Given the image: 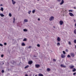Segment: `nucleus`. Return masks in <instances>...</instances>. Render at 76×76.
I'll use <instances>...</instances> for the list:
<instances>
[{
  "label": "nucleus",
  "mask_w": 76,
  "mask_h": 76,
  "mask_svg": "<svg viewBox=\"0 0 76 76\" xmlns=\"http://www.w3.org/2000/svg\"><path fill=\"white\" fill-rule=\"evenodd\" d=\"M74 22H76V20H74Z\"/></svg>",
  "instance_id": "obj_46"
},
{
  "label": "nucleus",
  "mask_w": 76,
  "mask_h": 76,
  "mask_svg": "<svg viewBox=\"0 0 76 76\" xmlns=\"http://www.w3.org/2000/svg\"><path fill=\"white\" fill-rule=\"evenodd\" d=\"M31 46H29V47H28V48H31Z\"/></svg>",
  "instance_id": "obj_42"
},
{
  "label": "nucleus",
  "mask_w": 76,
  "mask_h": 76,
  "mask_svg": "<svg viewBox=\"0 0 76 76\" xmlns=\"http://www.w3.org/2000/svg\"><path fill=\"white\" fill-rule=\"evenodd\" d=\"M57 40L58 42H60V41H61V39H60V37H58L57 39Z\"/></svg>",
  "instance_id": "obj_8"
},
{
  "label": "nucleus",
  "mask_w": 76,
  "mask_h": 76,
  "mask_svg": "<svg viewBox=\"0 0 76 76\" xmlns=\"http://www.w3.org/2000/svg\"><path fill=\"white\" fill-rule=\"evenodd\" d=\"M31 11H29L28 12V14L29 15L30 14V13H31Z\"/></svg>",
  "instance_id": "obj_27"
},
{
  "label": "nucleus",
  "mask_w": 76,
  "mask_h": 76,
  "mask_svg": "<svg viewBox=\"0 0 76 76\" xmlns=\"http://www.w3.org/2000/svg\"><path fill=\"white\" fill-rule=\"evenodd\" d=\"M37 47H40V45L39 44H37Z\"/></svg>",
  "instance_id": "obj_32"
},
{
  "label": "nucleus",
  "mask_w": 76,
  "mask_h": 76,
  "mask_svg": "<svg viewBox=\"0 0 76 76\" xmlns=\"http://www.w3.org/2000/svg\"><path fill=\"white\" fill-rule=\"evenodd\" d=\"M9 16H10V17L12 16V14H11L10 13L9 14Z\"/></svg>",
  "instance_id": "obj_30"
},
{
  "label": "nucleus",
  "mask_w": 76,
  "mask_h": 76,
  "mask_svg": "<svg viewBox=\"0 0 76 76\" xmlns=\"http://www.w3.org/2000/svg\"><path fill=\"white\" fill-rule=\"evenodd\" d=\"M35 76H37V75H35Z\"/></svg>",
  "instance_id": "obj_49"
},
{
  "label": "nucleus",
  "mask_w": 76,
  "mask_h": 76,
  "mask_svg": "<svg viewBox=\"0 0 76 76\" xmlns=\"http://www.w3.org/2000/svg\"><path fill=\"white\" fill-rule=\"evenodd\" d=\"M70 55L72 57H75V53H71Z\"/></svg>",
  "instance_id": "obj_2"
},
{
  "label": "nucleus",
  "mask_w": 76,
  "mask_h": 76,
  "mask_svg": "<svg viewBox=\"0 0 76 76\" xmlns=\"http://www.w3.org/2000/svg\"><path fill=\"white\" fill-rule=\"evenodd\" d=\"M1 57H4V55L2 54L1 55Z\"/></svg>",
  "instance_id": "obj_31"
},
{
  "label": "nucleus",
  "mask_w": 76,
  "mask_h": 76,
  "mask_svg": "<svg viewBox=\"0 0 76 76\" xmlns=\"http://www.w3.org/2000/svg\"><path fill=\"white\" fill-rule=\"evenodd\" d=\"M3 45L2 44H0V46H3Z\"/></svg>",
  "instance_id": "obj_38"
},
{
  "label": "nucleus",
  "mask_w": 76,
  "mask_h": 76,
  "mask_svg": "<svg viewBox=\"0 0 76 76\" xmlns=\"http://www.w3.org/2000/svg\"><path fill=\"white\" fill-rule=\"evenodd\" d=\"M28 31V30L26 29H23V31L24 32H26Z\"/></svg>",
  "instance_id": "obj_18"
},
{
  "label": "nucleus",
  "mask_w": 76,
  "mask_h": 76,
  "mask_svg": "<svg viewBox=\"0 0 76 76\" xmlns=\"http://www.w3.org/2000/svg\"><path fill=\"white\" fill-rule=\"evenodd\" d=\"M74 67L75 66H74L73 65H71L69 66V68H70V69H73L74 68Z\"/></svg>",
  "instance_id": "obj_9"
},
{
  "label": "nucleus",
  "mask_w": 76,
  "mask_h": 76,
  "mask_svg": "<svg viewBox=\"0 0 76 76\" xmlns=\"http://www.w3.org/2000/svg\"><path fill=\"white\" fill-rule=\"evenodd\" d=\"M25 76H28V75L26 74V75H25Z\"/></svg>",
  "instance_id": "obj_45"
},
{
  "label": "nucleus",
  "mask_w": 76,
  "mask_h": 76,
  "mask_svg": "<svg viewBox=\"0 0 76 76\" xmlns=\"http://www.w3.org/2000/svg\"><path fill=\"white\" fill-rule=\"evenodd\" d=\"M53 28H55V26H53Z\"/></svg>",
  "instance_id": "obj_48"
},
{
  "label": "nucleus",
  "mask_w": 76,
  "mask_h": 76,
  "mask_svg": "<svg viewBox=\"0 0 76 76\" xmlns=\"http://www.w3.org/2000/svg\"><path fill=\"white\" fill-rule=\"evenodd\" d=\"M27 40V39L26 38H24L23 40V41H26Z\"/></svg>",
  "instance_id": "obj_25"
},
{
  "label": "nucleus",
  "mask_w": 76,
  "mask_h": 76,
  "mask_svg": "<svg viewBox=\"0 0 76 76\" xmlns=\"http://www.w3.org/2000/svg\"><path fill=\"white\" fill-rule=\"evenodd\" d=\"M69 15L70 16H74V15H73V14L72 12H69Z\"/></svg>",
  "instance_id": "obj_6"
},
{
  "label": "nucleus",
  "mask_w": 76,
  "mask_h": 76,
  "mask_svg": "<svg viewBox=\"0 0 76 76\" xmlns=\"http://www.w3.org/2000/svg\"><path fill=\"white\" fill-rule=\"evenodd\" d=\"M22 46H25V44L24 43H23L22 44Z\"/></svg>",
  "instance_id": "obj_21"
},
{
  "label": "nucleus",
  "mask_w": 76,
  "mask_h": 76,
  "mask_svg": "<svg viewBox=\"0 0 76 76\" xmlns=\"http://www.w3.org/2000/svg\"><path fill=\"white\" fill-rule=\"evenodd\" d=\"M3 6V5H2V4H1L0 5V6Z\"/></svg>",
  "instance_id": "obj_44"
},
{
  "label": "nucleus",
  "mask_w": 76,
  "mask_h": 76,
  "mask_svg": "<svg viewBox=\"0 0 76 76\" xmlns=\"http://www.w3.org/2000/svg\"><path fill=\"white\" fill-rule=\"evenodd\" d=\"M28 63L29 64H31L32 63V61H29L28 62Z\"/></svg>",
  "instance_id": "obj_11"
},
{
  "label": "nucleus",
  "mask_w": 76,
  "mask_h": 76,
  "mask_svg": "<svg viewBox=\"0 0 76 76\" xmlns=\"http://www.w3.org/2000/svg\"><path fill=\"white\" fill-rule=\"evenodd\" d=\"M58 1L60 2L61 1V0H57Z\"/></svg>",
  "instance_id": "obj_41"
},
{
  "label": "nucleus",
  "mask_w": 76,
  "mask_h": 76,
  "mask_svg": "<svg viewBox=\"0 0 76 76\" xmlns=\"http://www.w3.org/2000/svg\"><path fill=\"white\" fill-rule=\"evenodd\" d=\"M38 0V1H39V0Z\"/></svg>",
  "instance_id": "obj_50"
},
{
  "label": "nucleus",
  "mask_w": 76,
  "mask_h": 76,
  "mask_svg": "<svg viewBox=\"0 0 76 76\" xmlns=\"http://www.w3.org/2000/svg\"><path fill=\"white\" fill-rule=\"evenodd\" d=\"M35 66L36 68H39V67H40V65L38 64H36L35 65Z\"/></svg>",
  "instance_id": "obj_3"
},
{
  "label": "nucleus",
  "mask_w": 76,
  "mask_h": 76,
  "mask_svg": "<svg viewBox=\"0 0 76 76\" xmlns=\"http://www.w3.org/2000/svg\"><path fill=\"white\" fill-rule=\"evenodd\" d=\"M39 76H44V75L41 73H39L38 75Z\"/></svg>",
  "instance_id": "obj_13"
},
{
  "label": "nucleus",
  "mask_w": 76,
  "mask_h": 76,
  "mask_svg": "<svg viewBox=\"0 0 76 76\" xmlns=\"http://www.w3.org/2000/svg\"><path fill=\"white\" fill-rule=\"evenodd\" d=\"M64 1L63 0H62V1H61V3H60V5H62L63 3H64Z\"/></svg>",
  "instance_id": "obj_10"
},
{
  "label": "nucleus",
  "mask_w": 76,
  "mask_h": 76,
  "mask_svg": "<svg viewBox=\"0 0 76 76\" xmlns=\"http://www.w3.org/2000/svg\"><path fill=\"white\" fill-rule=\"evenodd\" d=\"M68 44H69V45H72V44H71V42H69Z\"/></svg>",
  "instance_id": "obj_26"
},
{
  "label": "nucleus",
  "mask_w": 76,
  "mask_h": 76,
  "mask_svg": "<svg viewBox=\"0 0 76 76\" xmlns=\"http://www.w3.org/2000/svg\"><path fill=\"white\" fill-rule=\"evenodd\" d=\"M74 43L75 44H76V39H75V40H74Z\"/></svg>",
  "instance_id": "obj_29"
},
{
  "label": "nucleus",
  "mask_w": 76,
  "mask_h": 76,
  "mask_svg": "<svg viewBox=\"0 0 76 76\" xmlns=\"http://www.w3.org/2000/svg\"><path fill=\"white\" fill-rule=\"evenodd\" d=\"M38 20H40V19L39 18L38 19Z\"/></svg>",
  "instance_id": "obj_43"
},
{
  "label": "nucleus",
  "mask_w": 76,
  "mask_h": 76,
  "mask_svg": "<svg viewBox=\"0 0 76 76\" xmlns=\"http://www.w3.org/2000/svg\"><path fill=\"white\" fill-rule=\"evenodd\" d=\"M12 1L13 4H15V3H16V2L15 1H13V0H12Z\"/></svg>",
  "instance_id": "obj_12"
},
{
  "label": "nucleus",
  "mask_w": 76,
  "mask_h": 76,
  "mask_svg": "<svg viewBox=\"0 0 76 76\" xmlns=\"http://www.w3.org/2000/svg\"><path fill=\"white\" fill-rule=\"evenodd\" d=\"M32 12L33 13H35V10H33L32 11Z\"/></svg>",
  "instance_id": "obj_19"
},
{
  "label": "nucleus",
  "mask_w": 76,
  "mask_h": 76,
  "mask_svg": "<svg viewBox=\"0 0 76 76\" xmlns=\"http://www.w3.org/2000/svg\"><path fill=\"white\" fill-rule=\"evenodd\" d=\"M57 45H60V43L59 42H58L57 44Z\"/></svg>",
  "instance_id": "obj_22"
},
{
  "label": "nucleus",
  "mask_w": 76,
  "mask_h": 76,
  "mask_svg": "<svg viewBox=\"0 0 76 76\" xmlns=\"http://www.w3.org/2000/svg\"><path fill=\"white\" fill-rule=\"evenodd\" d=\"M0 10L2 11H3V10H4V9H3V7L1 8Z\"/></svg>",
  "instance_id": "obj_16"
},
{
  "label": "nucleus",
  "mask_w": 76,
  "mask_h": 76,
  "mask_svg": "<svg viewBox=\"0 0 76 76\" xmlns=\"http://www.w3.org/2000/svg\"><path fill=\"white\" fill-rule=\"evenodd\" d=\"M74 9H76V7H74Z\"/></svg>",
  "instance_id": "obj_47"
},
{
  "label": "nucleus",
  "mask_w": 76,
  "mask_h": 76,
  "mask_svg": "<svg viewBox=\"0 0 76 76\" xmlns=\"http://www.w3.org/2000/svg\"><path fill=\"white\" fill-rule=\"evenodd\" d=\"M63 23H64V22L62 20H60L59 22V23L60 25H62L63 24Z\"/></svg>",
  "instance_id": "obj_4"
},
{
  "label": "nucleus",
  "mask_w": 76,
  "mask_h": 76,
  "mask_svg": "<svg viewBox=\"0 0 76 76\" xmlns=\"http://www.w3.org/2000/svg\"><path fill=\"white\" fill-rule=\"evenodd\" d=\"M53 61H56V59H53Z\"/></svg>",
  "instance_id": "obj_40"
},
{
  "label": "nucleus",
  "mask_w": 76,
  "mask_h": 76,
  "mask_svg": "<svg viewBox=\"0 0 76 76\" xmlns=\"http://www.w3.org/2000/svg\"><path fill=\"white\" fill-rule=\"evenodd\" d=\"M63 54H66V52H65V51H63Z\"/></svg>",
  "instance_id": "obj_33"
},
{
  "label": "nucleus",
  "mask_w": 76,
  "mask_h": 76,
  "mask_svg": "<svg viewBox=\"0 0 76 76\" xmlns=\"http://www.w3.org/2000/svg\"><path fill=\"white\" fill-rule=\"evenodd\" d=\"M47 71H48V72H49V71H50V69L48 68L47 69Z\"/></svg>",
  "instance_id": "obj_24"
},
{
  "label": "nucleus",
  "mask_w": 76,
  "mask_h": 76,
  "mask_svg": "<svg viewBox=\"0 0 76 76\" xmlns=\"http://www.w3.org/2000/svg\"><path fill=\"white\" fill-rule=\"evenodd\" d=\"M24 21L25 22H28V20L27 19H25L24 20Z\"/></svg>",
  "instance_id": "obj_15"
},
{
  "label": "nucleus",
  "mask_w": 76,
  "mask_h": 76,
  "mask_svg": "<svg viewBox=\"0 0 76 76\" xmlns=\"http://www.w3.org/2000/svg\"><path fill=\"white\" fill-rule=\"evenodd\" d=\"M54 19V18L53 16H51L49 19V20L50 21H52V20H53Z\"/></svg>",
  "instance_id": "obj_1"
},
{
  "label": "nucleus",
  "mask_w": 76,
  "mask_h": 76,
  "mask_svg": "<svg viewBox=\"0 0 76 76\" xmlns=\"http://www.w3.org/2000/svg\"><path fill=\"white\" fill-rule=\"evenodd\" d=\"M61 67H62L64 68H66V66H64V65L63 64H61Z\"/></svg>",
  "instance_id": "obj_7"
},
{
  "label": "nucleus",
  "mask_w": 76,
  "mask_h": 76,
  "mask_svg": "<svg viewBox=\"0 0 76 76\" xmlns=\"http://www.w3.org/2000/svg\"><path fill=\"white\" fill-rule=\"evenodd\" d=\"M28 67H29V66L27 65V66H26L25 67V69H27V68H28Z\"/></svg>",
  "instance_id": "obj_23"
},
{
  "label": "nucleus",
  "mask_w": 76,
  "mask_h": 76,
  "mask_svg": "<svg viewBox=\"0 0 76 76\" xmlns=\"http://www.w3.org/2000/svg\"><path fill=\"white\" fill-rule=\"evenodd\" d=\"M4 45H7V43H4Z\"/></svg>",
  "instance_id": "obj_35"
},
{
  "label": "nucleus",
  "mask_w": 76,
  "mask_h": 76,
  "mask_svg": "<svg viewBox=\"0 0 76 76\" xmlns=\"http://www.w3.org/2000/svg\"><path fill=\"white\" fill-rule=\"evenodd\" d=\"M69 12H73V10H69Z\"/></svg>",
  "instance_id": "obj_36"
},
{
  "label": "nucleus",
  "mask_w": 76,
  "mask_h": 76,
  "mask_svg": "<svg viewBox=\"0 0 76 76\" xmlns=\"http://www.w3.org/2000/svg\"><path fill=\"white\" fill-rule=\"evenodd\" d=\"M0 15L1 17H3V16H4V15L3 14H0Z\"/></svg>",
  "instance_id": "obj_17"
},
{
  "label": "nucleus",
  "mask_w": 76,
  "mask_h": 76,
  "mask_svg": "<svg viewBox=\"0 0 76 76\" xmlns=\"http://www.w3.org/2000/svg\"><path fill=\"white\" fill-rule=\"evenodd\" d=\"M67 57H68V58H70L71 57V56H70V55H67Z\"/></svg>",
  "instance_id": "obj_20"
},
{
  "label": "nucleus",
  "mask_w": 76,
  "mask_h": 76,
  "mask_svg": "<svg viewBox=\"0 0 76 76\" xmlns=\"http://www.w3.org/2000/svg\"><path fill=\"white\" fill-rule=\"evenodd\" d=\"M15 18H14V21H13V23H15Z\"/></svg>",
  "instance_id": "obj_28"
},
{
  "label": "nucleus",
  "mask_w": 76,
  "mask_h": 76,
  "mask_svg": "<svg viewBox=\"0 0 76 76\" xmlns=\"http://www.w3.org/2000/svg\"><path fill=\"white\" fill-rule=\"evenodd\" d=\"M76 74V72H75L73 74V75H75Z\"/></svg>",
  "instance_id": "obj_37"
},
{
  "label": "nucleus",
  "mask_w": 76,
  "mask_h": 76,
  "mask_svg": "<svg viewBox=\"0 0 76 76\" xmlns=\"http://www.w3.org/2000/svg\"><path fill=\"white\" fill-rule=\"evenodd\" d=\"M2 73H4V71L3 70H2L1 71Z\"/></svg>",
  "instance_id": "obj_34"
},
{
  "label": "nucleus",
  "mask_w": 76,
  "mask_h": 76,
  "mask_svg": "<svg viewBox=\"0 0 76 76\" xmlns=\"http://www.w3.org/2000/svg\"><path fill=\"white\" fill-rule=\"evenodd\" d=\"M61 58H65V57H66V56L63 54H61Z\"/></svg>",
  "instance_id": "obj_5"
},
{
  "label": "nucleus",
  "mask_w": 76,
  "mask_h": 76,
  "mask_svg": "<svg viewBox=\"0 0 76 76\" xmlns=\"http://www.w3.org/2000/svg\"><path fill=\"white\" fill-rule=\"evenodd\" d=\"M66 52H68V50L66 49Z\"/></svg>",
  "instance_id": "obj_39"
},
{
  "label": "nucleus",
  "mask_w": 76,
  "mask_h": 76,
  "mask_svg": "<svg viewBox=\"0 0 76 76\" xmlns=\"http://www.w3.org/2000/svg\"><path fill=\"white\" fill-rule=\"evenodd\" d=\"M76 69H75V68H74L72 70V72H76Z\"/></svg>",
  "instance_id": "obj_14"
}]
</instances>
